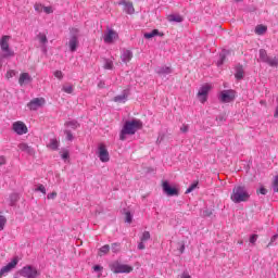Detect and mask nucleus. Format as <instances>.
<instances>
[{"label":"nucleus","instance_id":"7","mask_svg":"<svg viewBox=\"0 0 278 278\" xmlns=\"http://www.w3.org/2000/svg\"><path fill=\"white\" fill-rule=\"evenodd\" d=\"M219 99L222 103H231L236 101V91L232 89L224 90L220 92Z\"/></svg>","mask_w":278,"mask_h":278},{"label":"nucleus","instance_id":"54","mask_svg":"<svg viewBox=\"0 0 278 278\" xmlns=\"http://www.w3.org/2000/svg\"><path fill=\"white\" fill-rule=\"evenodd\" d=\"M188 129H189L188 125H182V127L180 128V131L182 134H188Z\"/></svg>","mask_w":278,"mask_h":278},{"label":"nucleus","instance_id":"13","mask_svg":"<svg viewBox=\"0 0 278 278\" xmlns=\"http://www.w3.org/2000/svg\"><path fill=\"white\" fill-rule=\"evenodd\" d=\"M117 5H124V12H126V14H134V12H136V9H134V2L121 0L117 2Z\"/></svg>","mask_w":278,"mask_h":278},{"label":"nucleus","instance_id":"26","mask_svg":"<svg viewBox=\"0 0 278 278\" xmlns=\"http://www.w3.org/2000/svg\"><path fill=\"white\" fill-rule=\"evenodd\" d=\"M48 147L52 149V151H58V149H60V141H58V139H50Z\"/></svg>","mask_w":278,"mask_h":278},{"label":"nucleus","instance_id":"52","mask_svg":"<svg viewBox=\"0 0 278 278\" xmlns=\"http://www.w3.org/2000/svg\"><path fill=\"white\" fill-rule=\"evenodd\" d=\"M62 160H68V157H71V154L68 153V151H65L62 155H61Z\"/></svg>","mask_w":278,"mask_h":278},{"label":"nucleus","instance_id":"1","mask_svg":"<svg viewBox=\"0 0 278 278\" xmlns=\"http://www.w3.org/2000/svg\"><path fill=\"white\" fill-rule=\"evenodd\" d=\"M142 129V121L140 119H131L126 121L124 126L119 132V140H127V136H134L136 131Z\"/></svg>","mask_w":278,"mask_h":278},{"label":"nucleus","instance_id":"63","mask_svg":"<svg viewBox=\"0 0 278 278\" xmlns=\"http://www.w3.org/2000/svg\"><path fill=\"white\" fill-rule=\"evenodd\" d=\"M0 68H1V63H0Z\"/></svg>","mask_w":278,"mask_h":278},{"label":"nucleus","instance_id":"15","mask_svg":"<svg viewBox=\"0 0 278 278\" xmlns=\"http://www.w3.org/2000/svg\"><path fill=\"white\" fill-rule=\"evenodd\" d=\"M33 78L29 73H22L18 78L20 86H27V84H31Z\"/></svg>","mask_w":278,"mask_h":278},{"label":"nucleus","instance_id":"30","mask_svg":"<svg viewBox=\"0 0 278 278\" xmlns=\"http://www.w3.org/2000/svg\"><path fill=\"white\" fill-rule=\"evenodd\" d=\"M108 253H110V245L105 244L102 248L99 249V253L98 255L103 256V255H108Z\"/></svg>","mask_w":278,"mask_h":278},{"label":"nucleus","instance_id":"19","mask_svg":"<svg viewBox=\"0 0 278 278\" xmlns=\"http://www.w3.org/2000/svg\"><path fill=\"white\" fill-rule=\"evenodd\" d=\"M235 78L237 79V81H241V79H244V67L242 65H237L235 67Z\"/></svg>","mask_w":278,"mask_h":278},{"label":"nucleus","instance_id":"6","mask_svg":"<svg viewBox=\"0 0 278 278\" xmlns=\"http://www.w3.org/2000/svg\"><path fill=\"white\" fill-rule=\"evenodd\" d=\"M210 90H212V85L210 84H205L202 87H200L197 94L200 103H205V101H207V96L210 94Z\"/></svg>","mask_w":278,"mask_h":278},{"label":"nucleus","instance_id":"32","mask_svg":"<svg viewBox=\"0 0 278 278\" xmlns=\"http://www.w3.org/2000/svg\"><path fill=\"white\" fill-rule=\"evenodd\" d=\"M16 201H18V194L12 193L10 195V206L14 207V205H16Z\"/></svg>","mask_w":278,"mask_h":278},{"label":"nucleus","instance_id":"14","mask_svg":"<svg viewBox=\"0 0 278 278\" xmlns=\"http://www.w3.org/2000/svg\"><path fill=\"white\" fill-rule=\"evenodd\" d=\"M68 47L72 53H75V51H77V48L79 47V39L77 38V35H73L70 38Z\"/></svg>","mask_w":278,"mask_h":278},{"label":"nucleus","instance_id":"62","mask_svg":"<svg viewBox=\"0 0 278 278\" xmlns=\"http://www.w3.org/2000/svg\"><path fill=\"white\" fill-rule=\"evenodd\" d=\"M239 244H242V241H240Z\"/></svg>","mask_w":278,"mask_h":278},{"label":"nucleus","instance_id":"60","mask_svg":"<svg viewBox=\"0 0 278 278\" xmlns=\"http://www.w3.org/2000/svg\"><path fill=\"white\" fill-rule=\"evenodd\" d=\"M236 1V3H242V1H244V0H235Z\"/></svg>","mask_w":278,"mask_h":278},{"label":"nucleus","instance_id":"24","mask_svg":"<svg viewBox=\"0 0 278 278\" xmlns=\"http://www.w3.org/2000/svg\"><path fill=\"white\" fill-rule=\"evenodd\" d=\"M169 23H184V17L178 14L168 15Z\"/></svg>","mask_w":278,"mask_h":278},{"label":"nucleus","instance_id":"4","mask_svg":"<svg viewBox=\"0 0 278 278\" xmlns=\"http://www.w3.org/2000/svg\"><path fill=\"white\" fill-rule=\"evenodd\" d=\"M17 275L24 278H38L40 277V270L34 265H25L17 270Z\"/></svg>","mask_w":278,"mask_h":278},{"label":"nucleus","instance_id":"56","mask_svg":"<svg viewBox=\"0 0 278 278\" xmlns=\"http://www.w3.org/2000/svg\"><path fill=\"white\" fill-rule=\"evenodd\" d=\"M43 12H46V14H51V12H53V10L51 9V7H45Z\"/></svg>","mask_w":278,"mask_h":278},{"label":"nucleus","instance_id":"36","mask_svg":"<svg viewBox=\"0 0 278 278\" xmlns=\"http://www.w3.org/2000/svg\"><path fill=\"white\" fill-rule=\"evenodd\" d=\"M5 223H8V218H5L3 215H0V231H3L5 228Z\"/></svg>","mask_w":278,"mask_h":278},{"label":"nucleus","instance_id":"50","mask_svg":"<svg viewBox=\"0 0 278 278\" xmlns=\"http://www.w3.org/2000/svg\"><path fill=\"white\" fill-rule=\"evenodd\" d=\"M54 77H56V79H63L64 75L62 74V71H55Z\"/></svg>","mask_w":278,"mask_h":278},{"label":"nucleus","instance_id":"22","mask_svg":"<svg viewBox=\"0 0 278 278\" xmlns=\"http://www.w3.org/2000/svg\"><path fill=\"white\" fill-rule=\"evenodd\" d=\"M131 58H134V53L131 50H126L122 53L121 60L124 62V64H127V62H130Z\"/></svg>","mask_w":278,"mask_h":278},{"label":"nucleus","instance_id":"43","mask_svg":"<svg viewBox=\"0 0 278 278\" xmlns=\"http://www.w3.org/2000/svg\"><path fill=\"white\" fill-rule=\"evenodd\" d=\"M256 194L266 195V194H268V189L261 187L260 189L256 190Z\"/></svg>","mask_w":278,"mask_h":278},{"label":"nucleus","instance_id":"29","mask_svg":"<svg viewBox=\"0 0 278 278\" xmlns=\"http://www.w3.org/2000/svg\"><path fill=\"white\" fill-rule=\"evenodd\" d=\"M265 64H268V66L277 68V66H278V58L277 56H274V58L269 56V59H267V62Z\"/></svg>","mask_w":278,"mask_h":278},{"label":"nucleus","instance_id":"17","mask_svg":"<svg viewBox=\"0 0 278 278\" xmlns=\"http://www.w3.org/2000/svg\"><path fill=\"white\" fill-rule=\"evenodd\" d=\"M155 73H157L160 77H166V75L173 73V70L168 66H160L155 68Z\"/></svg>","mask_w":278,"mask_h":278},{"label":"nucleus","instance_id":"25","mask_svg":"<svg viewBox=\"0 0 278 278\" xmlns=\"http://www.w3.org/2000/svg\"><path fill=\"white\" fill-rule=\"evenodd\" d=\"M65 127H71V129H78V127H81V125L79 124V122H77V119H73L70 122H65Z\"/></svg>","mask_w":278,"mask_h":278},{"label":"nucleus","instance_id":"55","mask_svg":"<svg viewBox=\"0 0 278 278\" xmlns=\"http://www.w3.org/2000/svg\"><path fill=\"white\" fill-rule=\"evenodd\" d=\"M147 247L144 245V241H141L139 244H138V249L139 251H144Z\"/></svg>","mask_w":278,"mask_h":278},{"label":"nucleus","instance_id":"47","mask_svg":"<svg viewBox=\"0 0 278 278\" xmlns=\"http://www.w3.org/2000/svg\"><path fill=\"white\" fill-rule=\"evenodd\" d=\"M257 238H258L257 235H252V236H250L249 242L251 244H255V242H257Z\"/></svg>","mask_w":278,"mask_h":278},{"label":"nucleus","instance_id":"23","mask_svg":"<svg viewBox=\"0 0 278 278\" xmlns=\"http://www.w3.org/2000/svg\"><path fill=\"white\" fill-rule=\"evenodd\" d=\"M155 36H164V34L160 33L159 29H153L150 33L143 34V38H146L147 40H151V38H155Z\"/></svg>","mask_w":278,"mask_h":278},{"label":"nucleus","instance_id":"28","mask_svg":"<svg viewBox=\"0 0 278 278\" xmlns=\"http://www.w3.org/2000/svg\"><path fill=\"white\" fill-rule=\"evenodd\" d=\"M270 56H268V52H266V50L261 49L260 50V60H262V62H264L265 64L268 62V59Z\"/></svg>","mask_w":278,"mask_h":278},{"label":"nucleus","instance_id":"48","mask_svg":"<svg viewBox=\"0 0 278 278\" xmlns=\"http://www.w3.org/2000/svg\"><path fill=\"white\" fill-rule=\"evenodd\" d=\"M278 233L274 235L270 239V242L267 244V247H273V243L277 242Z\"/></svg>","mask_w":278,"mask_h":278},{"label":"nucleus","instance_id":"53","mask_svg":"<svg viewBox=\"0 0 278 278\" xmlns=\"http://www.w3.org/2000/svg\"><path fill=\"white\" fill-rule=\"evenodd\" d=\"M102 269H103V266H101V265H94V266H93L94 273H99V271H101Z\"/></svg>","mask_w":278,"mask_h":278},{"label":"nucleus","instance_id":"5","mask_svg":"<svg viewBox=\"0 0 278 278\" xmlns=\"http://www.w3.org/2000/svg\"><path fill=\"white\" fill-rule=\"evenodd\" d=\"M109 267H110V270H112V273H114L115 275L123 274V273L129 274L134 270V267L122 264L118 261H114L110 263Z\"/></svg>","mask_w":278,"mask_h":278},{"label":"nucleus","instance_id":"2","mask_svg":"<svg viewBox=\"0 0 278 278\" xmlns=\"http://www.w3.org/2000/svg\"><path fill=\"white\" fill-rule=\"evenodd\" d=\"M230 199L233 203H245L251 199V193L245 186H235Z\"/></svg>","mask_w":278,"mask_h":278},{"label":"nucleus","instance_id":"49","mask_svg":"<svg viewBox=\"0 0 278 278\" xmlns=\"http://www.w3.org/2000/svg\"><path fill=\"white\" fill-rule=\"evenodd\" d=\"M178 251L180 252V253H184V251H186V243H184V242H179L178 243Z\"/></svg>","mask_w":278,"mask_h":278},{"label":"nucleus","instance_id":"8","mask_svg":"<svg viewBox=\"0 0 278 278\" xmlns=\"http://www.w3.org/2000/svg\"><path fill=\"white\" fill-rule=\"evenodd\" d=\"M163 192L167 194V197H179V189L170 186V184L166 180L163 182Z\"/></svg>","mask_w":278,"mask_h":278},{"label":"nucleus","instance_id":"40","mask_svg":"<svg viewBox=\"0 0 278 278\" xmlns=\"http://www.w3.org/2000/svg\"><path fill=\"white\" fill-rule=\"evenodd\" d=\"M64 134L66 136V140H68L70 142H72V140H74L75 137H73V132L71 130L65 129Z\"/></svg>","mask_w":278,"mask_h":278},{"label":"nucleus","instance_id":"46","mask_svg":"<svg viewBox=\"0 0 278 278\" xmlns=\"http://www.w3.org/2000/svg\"><path fill=\"white\" fill-rule=\"evenodd\" d=\"M218 125H223V123H225V121H227V116L225 115H219L217 118H216Z\"/></svg>","mask_w":278,"mask_h":278},{"label":"nucleus","instance_id":"10","mask_svg":"<svg viewBox=\"0 0 278 278\" xmlns=\"http://www.w3.org/2000/svg\"><path fill=\"white\" fill-rule=\"evenodd\" d=\"M45 104V98H35L27 103V108L35 112Z\"/></svg>","mask_w":278,"mask_h":278},{"label":"nucleus","instance_id":"39","mask_svg":"<svg viewBox=\"0 0 278 278\" xmlns=\"http://www.w3.org/2000/svg\"><path fill=\"white\" fill-rule=\"evenodd\" d=\"M197 186H199V181L191 184L190 187L186 190V194H190V192L195 190Z\"/></svg>","mask_w":278,"mask_h":278},{"label":"nucleus","instance_id":"58","mask_svg":"<svg viewBox=\"0 0 278 278\" xmlns=\"http://www.w3.org/2000/svg\"><path fill=\"white\" fill-rule=\"evenodd\" d=\"M98 88H105V81L100 80V81L98 83Z\"/></svg>","mask_w":278,"mask_h":278},{"label":"nucleus","instance_id":"3","mask_svg":"<svg viewBox=\"0 0 278 278\" xmlns=\"http://www.w3.org/2000/svg\"><path fill=\"white\" fill-rule=\"evenodd\" d=\"M10 36L4 35L0 40L1 60H8V58H14V50L10 49Z\"/></svg>","mask_w":278,"mask_h":278},{"label":"nucleus","instance_id":"11","mask_svg":"<svg viewBox=\"0 0 278 278\" xmlns=\"http://www.w3.org/2000/svg\"><path fill=\"white\" fill-rule=\"evenodd\" d=\"M13 130L15 131V134H17V136H23L29 131L27 129V125H25V123L23 122L13 123Z\"/></svg>","mask_w":278,"mask_h":278},{"label":"nucleus","instance_id":"61","mask_svg":"<svg viewBox=\"0 0 278 278\" xmlns=\"http://www.w3.org/2000/svg\"><path fill=\"white\" fill-rule=\"evenodd\" d=\"M35 10H36V11H38V10H39V9H38V4H36V5H35Z\"/></svg>","mask_w":278,"mask_h":278},{"label":"nucleus","instance_id":"44","mask_svg":"<svg viewBox=\"0 0 278 278\" xmlns=\"http://www.w3.org/2000/svg\"><path fill=\"white\" fill-rule=\"evenodd\" d=\"M35 192H42V194H47V189L43 185H39L38 188L35 189Z\"/></svg>","mask_w":278,"mask_h":278},{"label":"nucleus","instance_id":"16","mask_svg":"<svg viewBox=\"0 0 278 278\" xmlns=\"http://www.w3.org/2000/svg\"><path fill=\"white\" fill-rule=\"evenodd\" d=\"M227 55H231L230 50H222L219 53V59L217 61V66H223L225 62L227 61Z\"/></svg>","mask_w":278,"mask_h":278},{"label":"nucleus","instance_id":"45","mask_svg":"<svg viewBox=\"0 0 278 278\" xmlns=\"http://www.w3.org/2000/svg\"><path fill=\"white\" fill-rule=\"evenodd\" d=\"M16 75V71L10 70L7 72V79H12Z\"/></svg>","mask_w":278,"mask_h":278},{"label":"nucleus","instance_id":"33","mask_svg":"<svg viewBox=\"0 0 278 278\" xmlns=\"http://www.w3.org/2000/svg\"><path fill=\"white\" fill-rule=\"evenodd\" d=\"M37 38L39 40V42H41V45H47V42H49V40L47 39V35L39 33L37 35Z\"/></svg>","mask_w":278,"mask_h":278},{"label":"nucleus","instance_id":"42","mask_svg":"<svg viewBox=\"0 0 278 278\" xmlns=\"http://www.w3.org/2000/svg\"><path fill=\"white\" fill-rule=\"evenodd\" d=\"M213 215H214V210L212 208H206L203 211V216H206L207 218H210Z\"/></svg>","mask_w":278,"mask_h":278},{"label":"nucleus","instance_id":"59","mask_svg":"<svg viewBox=\"0 0 278 278\" xmlns=\"http://www.w3.org/2000/svg\"><path fill=\"white\" fill-rule=\"evenodd\" d=\"M180 278H192L187 271H184Z\"/></svg>","mask_w":278,"mask_h":278},{"label":"nucleus","instance_id":"31","mask_svg":"<svg viewBox=\"0 0 278 278\" xmlns=\"http://www.w3.org/2000/svg\"><path fill=\"white\" fill-rule=\"evenodd\" d=\"M103 68H105L106 71H112V68H114V63L112 62V60L104 59Z\"/></svg>","mask_w":278,"mask_h":278},{"label":"nucleus","instance_id":"35","mask_svg":"<svg viewBox=\"0 0 278 278\" xmlns=\"http://www.w3.org/2000/svg\"><path fill=\"white\" fill-rule=\"evenodd\" d=\"M141 242H147L148 240H151V232L149 231H143L141 238H140Z\"/></svg>","mask_w":278,"mask_h":278},{"label":"nucleus","instance_id":"27","mask_svg":"<svg viewBox=\"0 0 278 278\" xmlns=\"http://www.w3.org/2000/svg\"><path fill=\"white\" fill-rule=\"evenodd\" d=\"M268 31V27L264 26V25H257L255 27V34H257V36H264V33Z\"/></svg>","mask_w":278,"mask_h":278},{"label":"nucleus","instance_id":"38","mask_svg":"<svg viewBox=\"0 0 278 278\" xmlns=\"http://www.w3.org/2000/svg\"><path fill=\"white\" fill-rule=\"evenodd\" d=\"M111 251L113 253H118L121 251V243H112L111 244Z\"/></svg>","mask_w":278,"mask_h":278},{"label":"nucleus","instance_id":"57","mask_svg":"<svg viewBox=\"0 0 278 278\" xmlns=\"http://www.w3.org/2000/svg\"><path fill=\"white\" fill-rule=\"evenodd\" d=\"M5 162H7V159H5V156H0V166H3V165H5Z\"/></svg>","mask_w":278,"mask_h":278},{"label":"nucleus","instance_id":"34","mask_svg":"<svg viewBox=\"0 0 278 278\" xmlns=\"http://www.w3.org/2000/svg\"><path fill=\"white\" fill-rule=\"evenodd\" d=\"M125 214V223H131L134 220V216L131 215V212L124 208Z\"/></svg>","mask_w":278,"mask_h":278},{"label":"nucleus","instance_id":"18","mask_svg":"<svg viewBox=\"0 0 278 278\" xmlns=\"http://www.w3.org/2000/svg\"><path fill=\"white\" fill-rule=\"evenodd\" d=\"M114 38H118V34L114 31V29H109V31L104 36V42H114Z\"/></svg>","mask_w":278,"mask_h":278},{"label":"nucleus","instance_id":"37","mask_svg":"<svg viewBox=\"0 0 278 278\" xmlns=\"http://www.w3.org/2000/svg\"><path fill=\"white\" fill-rule=\"evenodd\" d=\"M271 188L274 192H278V175L274 177Z\"/></svg>","mask_w":278,"mask_h":278},{"label":"nucleus","instance_id":"41","mask_svg":"<svg viewBox=\"0 0 278 278\" xmlns=\"http://www.w3.org/2000/svg\"><path fill=\"white\" fill-rule=\"evenodd\" d=\"M63 92H66V94H73V86H63L62 88Z\"/></svg>","mask_w":278,"mask_h":278},{"label":"nucleus","instance_id":"12","mask_svg":"<svg viewBox=\"0 0 278 278\" xmlns=\"http://www.w3.org/2000/svg\"><path fill=\"white\" fill-rule=\"evenodd\" d=\"M16 266H18V256L13 257V260L9 264L0 269V277L5 273H10V270L16 268Z\"/></svg>","mask_w":278,"mask_h":278},{"label":"nucleus","instance_id":"20","mask_svg":"<svg viewBox=\"0 0 278 278\" xmlns=\"http://www.w3.org/2000/svg\"><path fill=\"white\" fill-rule=\"evenodd\" d=\"M18 149H20V151H23L24 153H27L28 155H34V153H35L34 148H31V146H29L27 143H20Z\"/></svg>","mask_w":278,"mask_h":278},{"label":"nucleus","instance_id":"51","mask_svg":"<svg viewBox=\"0 0 278 278\" xmlns=\"http://www.w3.org/2000/svg\"><path fill=\"white\" fill-rule=\"evenodd\" d=\"M55 197H58V192L53 191L47 195V199L51 200V199H55Z\"/></svg>","mask_w":278,"mask_h":278},{"label":"nucleus","instance_id":"9","mask_svg":"<svg viewBox=\"0 0 278 278\" xmlns=\"http://www.w3.org/2000/svg\"><path fill=\"white\" fill-rule=\"evenodd\" d=\"M98 157L100 162H110V152H108V148L103 143L98 148Z\"/></svg>","mask_w":278,"mask_h":278},{"label":"nucleus","instance_id":"21","mask_svg":"<svg viewBox=\"0 0 278 278\" xmlns=\"http://www.w3.org/2000/svg\"><path fill=\"white\" fill-rule=\"evenodd\" d=\"M128 97H129V94L127 93V90H124L122 94L115 96L113 98V101L115 103H125L127 101Z\"/></svg>","mask_w":278,"mask_h":278}]
</instances>
